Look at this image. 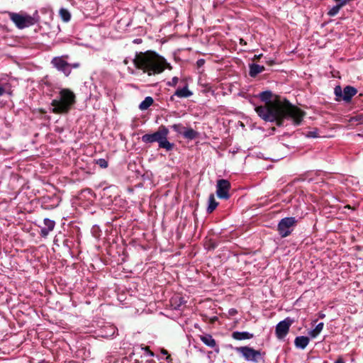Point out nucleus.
<instances>
[{"instance_id":"2f4dec72","label":"nucleus","mask_w":363,"mask_h":363,"mask_svg":"<svg viewBox=\"0 0 363 363\" xmlns=\"http://www.w3.org/2000/svg\"><path fill=\"white\" fill-rule=\"evenodd\" d=\"M262 57V54H260V55H255L254 56V60H259V59H260V57Z\"/></svg>"},{"instance_id":"cd10ccee","label":"nucleus","mask_w":363,"mask_h":363,"mask_svg":"<svg viewBox=\"0 0 363 363\" xmlns=\"http://www.w3.org/2000/svg\"><path fill=\"white\" fill-rule=\"evenodd\" d=\"M179 79L177 77H174L171 82H168V85L175 86L178 83Z\"/></svg>"},{"instance_id":"20e7f679","label":"nucleus","mask_w":363,"mask_h":363,"mask_svg":"<svg viewBox=\"0 0 363 363\" xmlns=\"http://www.w3.org/2000/svg\"><path fill=\"white\" fill-rule=\"evenodd\" d=\"M168 134L169 130L165 126L161 125L156 132L152 134H145L143 135L142 140L145 143L157 142L160 148L169 151L172 150L174 144L168 141Z\"/></svg>"},{"instance_id":"6e6552de","label":"nucleus","mask_w":363,"mask_h":363,"mask_svg":"<svg viewBox=\"0 0 363 363\" xmlns=\"http://www.w3.org/2000/svg\"><path fill=\"white\" fill-rule=\"evenodd\" d=\"M292 323L290 318H286L278 323L276 327V334L279 339H282L286 335Z\"/></svg>"},{"instance_id":"7c9ffc66","label":"nucleus","mask_w":363,"mask_h":363,"mask_svg":"<svg viewBox=\"0 0 363 363\" xmlns=\"http://www.w3.org/2000/svg\"><path fill=\"white\" fill-rule=\"evenodd\" d=\"M4 92L5 89L3 86H0V96H2L4 94Z\"/></svg>"},{"instance_id":"393cba45","label":"nucleus","mask_w":363,"mask_h":363,"mask_svg":"<svg viewBox=\"0 0 363 363\" xmlns=\"http://www.w3.org/2000/svg\"><path fill=\"white\" fill-rule=\"evenodd\" d=\"M96 164L101 168H106L108 167V161L102 158L96 160Z\"/></svg>"},{"instance_id":"9d476101","label":"nucleus","mask_w":363,"mask_h":363,"mask_svg":"<svg viewBox=\"0 0 363 363\" xmlns=\"http://www.w3.org/2000/svg\"><path fill=\"white\" fill-rule=\"evenodd\" d=\"M52 64L58 70L63 72L67 76L71 72L69 65L62 57L53 58Z\"/></svg>"},{"instance_id":"2eb2a0df","label":"nucleus","mask_w":363,"mask_h":363,"mask_svg":"<svg viewBox=\"0 0 363 363\" xmlns=\"http://www.w3.org/2000/svg\"><path fill=\"white\" fill-rule=\"evenodd\" d=\"M232 337L238 340L250 339L253 337V335L247 332H234L232 334Z\"/></svg>"},{"instance_id":"6ab92c4d","label":"nucleus","mask_w":363,"mask_h":363,"mask_svg":"<svg viewBox=\"0 0 363 363\" xmlns=\"http://www.w3.org/2000/svg\"><path fill=\"white\" fill-rule=\"evenodd\" d=\"M179 98H187L192 95V92L188 89L187 86L183 89H177L174 94Z\"/></svg>"},{"instance_id":"0eeeda50","label":"nucleus","mask_w":363,"mask_h":363,"mask_svg":"<svg viewBox=\"0 0 363 363\" xmlns=\"http://www.w3.org/2000/svg\"><path fill=\"white\" fill-rule=\"evenodd\" d=\"M230 189V184L226 179H219L217 182V196L220 199H227L229 198L228 191Z\"/></svg>"},{"instance_id":"4468645a","label":"nucleus","mask_w":363,"mask_h":363,"mask_svg":"<svg viewBox=\"0 0 363 363\" xmlns=\"http://www.w3.org/2000/svg\"><path fill=\"white\" fill-rule=\"evenodd\" d=\"M200 340L207 346L210 347H215L216 345V340L213 338L211 335L205 334L199 335Z\"/></svg>"},{"instance_id":"c85d7f7f","label":"nucleus","mask_w":363,"mask_h":363,"mask_svg":"<svg viewBox=\"0 0 363 363\" xmlns=\"http://www.w3.org/2000/svg\"><path fill=\"white\" fill-rule=\"evenodd\" d=\"M306 136L308 138H317L318 133L316 130L309 131L306 133Z\"/></svg>"},{"instance_id":"f8f14e48","label":"nucleus","mask_w":363,"mask_h":363,"mask_svg":"<svg viewBox=\"0 0 363 363\" xmlns=\"http://www.w3.org/2000/svg\"><path fill=\"white\" fill-rule=\"evenodd\" d=\"M356 94V89L350 86H347L343 90L342 99L346 102H349L352 96H354Z\"/></svg>"},{"instance_id":"58836bf2","label":"nucleus","mask_w":363,"mask_h":363,"mask_svg":"<svg viewBox=\"0 0 363 363\" xmlns=\"http://www.w3.org/2000/svg\"><path fill=\"white\" fill-rule=\"evenodd\" d=\"M242 39H240V43H244V41H242Z\"/></svg>"},{"instance_id":"f704fd0d","label":"nucleus","mask_w":363,"mask_h":363,"mask_svg":"<svg viewBox=\"0 0 363 363\" xmlns=\"http://www.w3.org/2000/svg\"><path fill=\"white\" fill-rule=\"evenodd\" d=\"M267 63L269 65H274V60H269V61H267Z\"/></svg>"},{"instance_id":"5701e85b","label":"nucleus","mask_w":363,"mask_h":363,"mask_svg":"<svg viewBox=\"0 0 363 363\" xmlns=\"http://www.w3.org/2000/svg\"><path fill=\"white\" fill-rule=\"evenodd\" d=\"M61 18L65 22H68L71 18L70 13L65 9H61L59 11Z\"/></svg>"},{"instance_id":"f257e3e1","label":"nucleus","mask_w":363,"mask_h":363,"mask_svg":"<svg viewBox=\"0 0 363 363\" xmlns=\"http://www.w3.org/2000/svg\"><path fill=\"white\" fill-rule=\"evenodd\" d=\"M257 113L267 121H277L281 125L284 118L291 119L294 124L299 125L305 116L304 111L291 104L288 101L279 99L269 101L264 106L255 108Z\"/></svg>"},{"instance_id":"4be33fe9","label":"nucleus","mask_w":363,"mask_h":363,"mask_svg":"<svg viewBox=\"0 0 363 363\" xmlns=\"http://www.w3.org/2000/svg\"><path fill=\"white\" fill-rule=\"evenodd\" d=\"M183 135L186 139L193 140L197 137L198 133L192 128H185Z\"/></svg>"},{"instance_id":"aec40b11","label":"nucleus","mask_w":363,"mask_h":363,"mask_svg":"<svg viewBox=\"0 0 363 363\" xmlns=\"http://www.w3.org/2000/svg\"><path fill=\"white\" fill-rule=\"evenodd\" d=\"M323 323H318L313 330L308 333L309 335L313 338L316 337L323 330Z\"/></svg>"},{"instance_id":"a878e982","label":"nucleus","mask_w":363,"mask_h":363,"mask_svg":"<svg viewBox=\"0 0 363 363\" xmlns=\"http://www.w3.org/2000/svg\"><path fill=\"white\" fill-rule=\"evenodd\" d=\"M272 94L270 91H264L260 94L262 100L267 101L270 99Z\"/></svg>"},{"instance_id":"7ed1b4c3","label":"nucleus","mask_w":363,"mask_h":363,"mask_svg":"<svg viewBox=\"0 0 363 363\" xmlns=\"http://www.w3.org/2000/svg\"><path fill=\"white\" fill-rule=\"evenodd\" d=\"M74 102V94L69 89H62L60 91L59 98L52 100L51 103L52 112L56 114L67 113Z\"/></svg>"},{"instance_id":"dca6fc26","label":"nucleus","mask_w":363,"mask_h":363,"mask_svg":"<svg viewBox=\"0 0 363 363\" xmlns=\"http://www.w3.org/2000/svg\"><path fill=\"white\" fill-rule=\"evenodd\" d=\"M347 4V1L344 0L342 3H339L337 5L333 6L328 12V15L330 16H335L337 15L340 10Z\"/></svg>"},{"instance_id":"1a4fd4ad","label":"nucleus","mask_w":363,"mask_h":363,"mask_svg":"<svg viewBox=\"0 0 363 363\" xmlns=\"http://www.w3.org/2000/svg\"><path fill=\"white\" fill-rule=\"evenodd\" d=\"M237 351L241 353L247 361H256L257 358L260 356L259 351L248 347H238Z\"/></svg>"},{"instance_id":"9b49d317","label":"nucleus","mask_w":363,"mask_h":363,"mask_svg":"<svg viewBox=\"0 0 363 363\" xmlns=\"http://www.w3.org/2000/svg\"><path fill=\"white\" fill-rule=\"evenodd\" d=\"M44 225L45 227L41 228L40 230V235L45 238L48 236V235L51 232L55 225V221L50 220L48 218L44 219Z\"/></svg>"},{"instance_id":"4c0bfd02","label":"nucleus","mask_w":363,"mask_h":363,"mask_svg":"<svg viewBox=\"0 0 363 363\" xmlns=\"http://www.w3.org/2000/svg\"><path fill=\"white\" fill-rule=\"evenodd\" d=\"M242 39H240V43H244V41H242Z\"/></svg>"},{"instance_id":"423d86ee","label":"nucleus","mask_w":363,"mask_h":363,"mask_svg":"<svg viewBox=\"0 0 363 363\" xmlns=\"http://www.w3.org/2000/svg\"><path fill=\"white\" fill-rule=\"evenodd\" d=\"M296 220L294 217L284 218L278 224L277 230L282 238L289 236L296 224Z\"/></svg>"},{"instance_id":"e433bc0d","label":"nucleus","mask_w":363,"mask_h":363,"mask_svg":"<svg viewBox=\"0 0 363 363\" xmlns=\"http://www.w3.org/2000/svg\"><path fill=\"white\" fill-rule=\"evenodd\" d=\"M124 64H125V65H127V64H128V60H124Z\"/></svg>"},{"instance_id":"f3484780","label":"nucleus","mask_w":363,"mask_h":363,"mask_svg":"<svg viewBox=\"0 0 363 363\" xmlns=\"http://www.w3.org/2000/svg\"><path fill=\"white\" fill-rule=\"evenodd\" d=\"M264 69V66L253 64L250 65V74L251 77H255L257 74L262 72Z\"/></svg>"},{"instance_id":"f03ea898","label":"nucleus","mask_w":363,"mask_h":363,"mask_svg":"<svg viewBox=\"0 0 363 363\" xmlns=\"http://www.w3.org/2000/svg\"><path fill=\"white\" fill-rule=\"evenodd\" d=\"M133 64L148 76L161 74L165 69H172L163 57L152 50L136 53Z\"/></svg>"},{"instance_id":"39448f33","label":"nucleus","mask_w":363,"mask_h":363,"mask_svg":"<svg viewBox=\"0 0 363 363\" xmlns=\"http://www.w3.org/2000/svg\"><path fill=\"white\" fill-rule=\"evenodd\" d=\"M11 21L19 29H23L34 25L36 23L35 19L26 13L7 12Z\"/></svg>"},{"instance_id":"bb28decb","label":"nucleus","mask_w":363,"mask_h":363,"mask_svg":"<svg viewBox=\"0 0 363 363\" xmlns=\"http://www.w3.org/2000/svg\"><path fill=\"white\" fill-rule=\"evenodd\" d=\"M335 94L337 96L342 98L343 91L340 86H337L335 88Z\"/></svg>"},{"instance_id":"c9c22d12","label":"nucleus","mask_w":363,"mask_h":363,"mask_svg":"<svg viewBox=\"0 0 363 363\" xmlns=\"http://www.w3.org/2000/svg\"><path fill=\"white\" fill-rule=\"evenodd\" d=\"M203 62H203V60H199V61L198 62L199 65H203Z\"/></svg>"},{"instance_id":"ea45409f","label":"nucleus","mask_w":363,"mask_h":363,"mask_svg":"<svg viewBox=\"0 0 363 363\" xmlns=\"http://www.w3.org/2000/svg\"><path fill=\"white\" fill-rule=\"evenodd\" d=\"M345 207H346V208H350V206L349 205L346 206Z\"/></svg>"},{"instance_id":"b1692460","label":"nucleus","mask_w":363,"mask_h":363,"mask_svg":"<svg viewBox=\"0 0 363 363\" xmlns=\"http://www.w3.org/2000/svg\"><path fill=\"white\" fill-rule=\"evenodd\" d=\"M172 128L174 131L182 135H184V132L186 128L182 124H174L172 126Z\"/></svg>"},{"instance_id":"ddd939ff","label":"nucleus","mask_w":363,"mask_h":363,"mask_svg":"<svg viewBox=\"0 0 363 363\" xmlns=\"http://www.w3.org/2000/svg\"><path fill=\"white\" fill-rule=\"evenodd\" d=\"M309 338L306 336H298L296 337L294 340V344L296 347L301 349H305L306 346L308 345Z\"/></svg>"},{"instance_id":"a211bd4d","label":"nucleus","mask_w":363,"mask_h":363,"mask_svg":"<svg viewBox=\"0 0 363 363\" xmlns=\"http://www.w3.org/2000/svg\"><path fill=\"white\" fill-rule=\"evenodd\" d=\"M218 203L216 201L214 195L212 194L208 198V206L207 208L208 213H212L218 206Z\"/></svg>"},{"instance_id":"473e14b6","label":"nucleus","mask_w":363,"mask_h":363,"mask_svg":"<svg viewBox=\"0 0 363 363\" xmlns=\"http://www.w3.org/2000/svg\"><path fill=\"white\" fill-rule=\"evenodd\" d=\"M318 316L320 318H324L325 317V315L323 313H319Z\"/></svg>"},{"instance_id":"72a5a7b5","label":"nucleus","mask_w":363,"mask_h":363,"mask_svg":"<svg viewBox=\"0 0 363 363\" xmlns=\"http://www.w3.org/2000/svg\"><path fill=\"white\" fill-rule=\"evenodd\" d=\"M335 363H345L342 359L339 358L337 360L335 361Z\"/></svg>"},{"instance_id":"412c9836","label":"nucleus","mask_w":363,"mask_h":363,"mask_svg":"<svg viewBox=\"0 0 363 363\" xmlns=\"http://www.w3.org/2000/svg\"><path fill=\"white\" fill-rule=\"evenodd\" d=\"M153 104V99L152 97L150 96H147L144 101H143L140 106H139V108L140 110H146L152 104Z\"/></svg>"},{"instance_id":"c756f323","label":"nucleus","mask_w":363,"mask_h":363,"mask_svg":"<svg viewBox=\"0 0 363 363\" xmlns=\"http://www.w3.org/2000/svg\"><path fill=\"white\" fill-rule=\"evenodd\" d=\"M144 349L151 357L154 356V353L150 350L149 347H145Z\"/></svg>"}]
</instances>
